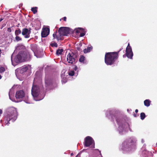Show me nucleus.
<instances>
[{"instance_id":"1","label":"nucleus","mask_w":157,"mask_h":157,"mask_svg":"<svg viewBox=\"0 0 157 157\" xmlns=\"http://www.w3.org/2000/svg\"><path fill=\"white\" fill-rule=\"evenodd\" d=\"M121 49L117 52H108L106 53L105 56V61L107 65L113 64L117 59L119 56V53L121 50Z\"/></svg>"},{"instance_id":"2","label":"nucleus","mask_w":157,"mask_h":157,"mask_svg":"<svg viewBox=\"0 0 157 157\" xmlns=\"http://www.w3.org/2000/svg\"><path fill=\"white\" fill-rule=\"evenodd\" d=\"M17 112L16 109L13 107L9 108L8 109L7 114L4 118L5 123L7 125L10 124V121H14L17 119Z\"/></svg>"},{"instance_id":"3","label":"nucleus","mask_w":157,"mask_h":157,"mask_svg":"<svg viewBox=\"0 0 157 157\" xmlns=\"http://www.w3.org/2000/svg\"><path fill=\"white\" fill-rule=\"evenodd\" d=\"M31 59V55L28 52L21 51L14 58V61L16 63H19L29 61Z\"/></svg>"},{"instance_id":"4","label":"nucleus","mask_w":157,"mask_h":157,"mask_svg":"<svg viewBox=\"0 0 157 157\" xmlns=\"http://www.w3.org/2000/svg\"><path fill=\"white\" fill-rule=\"evenodd\" d=\"M45 86L47 90H50L52 88L53 84L56 83L55 80L51 77L46 76L45 79Z\"/></svg>"},{"instance_id":"5","label":"nucleus","mask_w":157,"mask_h":157,"mask_svg":"<svg viewBox=\"0 0 157 157\" xmlns=\"http://www.w3.org/2000/svg\"><path fill=\"white\" fill-rule=\"evenodd\" d=\"M135 142V141L133 140L131 138L127 139L122 143L121 149L124 151L127 150Z\"/></svg>"},{"instance_id":"6","label":"nucleus","mask_w":157,"mask_h":157,"mask_svg":"<svg viewBox=\"0 0 157 157\" xmlns=\"http://www.w3.org/2000/svg\"><path fill=\"white\" fill-rule=\"evenodd\" d=\"M78 54L73 52L69 53L67 56V60L68 63L71 64L74 63L77 60Z\"/></svg>"},{"instance_id":"7","label":"nucleus","mask_w":157,"mask_h":157,"mask_svg":"<svg viewBox=\"0 0 157 157\" xmlns=\"http://www.w3.org/2000/svg\"><path fill=\"white\" fill-rule=\"evenodd\" d=\"M40 92V90L38 86L33 85L31 90L32 96L34 98H36L39 95Z\"/></svg>"},{"instance_id":"8","label":"nucleus","mask_w":157,"mask_h":157,"mask_svg":"<svg viewBox=\"0 0 157 157\" xmlns=\"http://www.w3.org/2000/svg\"><path fill=\"white\" fill-rule=\"evenodd\" d=\"M58 33L62 36H67L70 33V29L67 27H61L58 30Z\"/></svg>"},{"instance_id":"9","label":"nucleus","mask_w":157,"mask_h":157,"mask_svg":"<svg viewBox=\"0 0 157 157\" xmlns=\"http://www.w3.org/2000/svg\"><path fill=\"white\" fill-rule=\"evenodd\" d=\"M93 144H94V141L90 136H87L85 138L84 145L85 147H89Z\"/></svg>"},{"instance_id":"10","label":"nucleus","mask_w":157,"mask_h":157,"mask_svg":"<svg viewBox=\"0 0 157 157\" xmlns=\"http://www.w3.org/2000/svg\"><path fill=\"white\" fill-rule=\"evenodd\" d=\"M126 55L128 58L130 59L132 58L133 53L132 51L131 47L130 46L129 43H128L126 49Z\"/></svg>"},{"instance_id":"11","label":"nucleus","mask_w":157,"mask_h":157,"mask_svg":"<svg viewBox=\"0 0 157 157\" xmlns=\"http://www.w3.org/2000/svg\"><path fill=\"white\" fill-rule=\"evenodd\" d=\"M31 33V29H29L25 28L22 29L21 34L22 35L24 36L25 38L30 37V34Z\"/></svg>"},{"instance_id":"12","label":"nucleus","mask_w":157,"mask_h":157,"mask_svg":"<svg viewBox=\"0 0 157 157\" xmlns=\"http://www.w3.org/2000/svg\"><path fill=\"white\" fill-rule=\"evenodd\" d=\"M25 93L23 90H20L16 92L15 94V97L17 99H21L25 96Z\"/></svg>"},{"instance_id":"13","label":"nucleus","mask_w":157,"mask_h":157,"mask_svg":"<svg viewBox=\"0 0 157 157\" xmlns=\"http://www.w3.org/2000/svg\"><path fill=\"white\" fill-rule=\"evenodd\" d=\"M116 121L119 125V128H121L123 129L125 128V124L126 123L124 122L123 119L116 118Z\"/></svg>"},{"instance_id":"14","label":"nucleus","mask_w":157,"mask_h":157,"mask_svg":"<svg viewBox=\"0 0 157 157\" xmlns=\"http://www.w3.org/2000/svg\"><path fill=\"white\" fill-rule=\"evenodd\" d=\"M50 32L49 29L47 27L43 28L41 33V37H45L47 36L49 34Z\"/></svg>"},{"instance_id":"15","label":"nucleus","mask_w":157,"mask_h":157,"mask_svg":"<svg viewBox=\"0 0 157 157\" xmlns=\"http://www.w3.org/2000/svg\"><path fill=\"white\" fill-rule=\"evenodd\" d=\"M53 36L54 39H56L57 40H63V39L61 37L62 36L60 34H59V33L58 34L56 31L53 34Z\"/></svg>"},{"instance_id":"16","label":"nucleus","mask_w":157,"mask_h":157,"mask_svg":"<svg viewBox=\"0 0 157 157\" xmlns=\"http://www.w3.org/2000/svg\"><path fill=\"white\" fill-rule=\"evenodd\" d=\"M28 67L26 66H23L20 70V72L22 74L23 73L26 72L28 69Z\"/></svg>"},{"instance_id":"17","label":"nucleus","mask_w":157,"mask_h":157,"mask_svg":"<svg viewBox=\"0 0 157 157\" xmlns=\"http://www.w3.org/2000/svg\"><path fill=\"white\" fill-rule=\"evenodd\" d=\"M151 103V101L149 99H146L144 101V105L147 107H148L150 106Z\"/></svg>"},{"instance_id":"18","label":"nucleus","mask_w":157,"mask_h":157,"mask_svg":"<svg viewBox=\"0 0 157 157\" xmlns=\"http://www.w3.org/2000/svg\"><path fill=\"white\" fill-rule=\"evenodd\" d=\"M92 49V47H88L87 48H85L83 50V52L85 53L90 52Z\"/></svg>"},{"instance_id":"19","label":"nucleus","mask_w":157,"mask_h":157,"mask_svg":"<svg viewBox=\"0 0 157 157\" xmlns=\"http://www.w3.org/2000/svg\"><path fill=\"white\" fill-rule=\"evenodd\" d=\"M31 48L34 53L37 50V47L36 45L33 44L31 46Z\"/></svg>"},{"instance_id":"20","label":"nucleus","mask_w":157,"mask_h":157,"mask_svg":"<svg viewBox=\"0 0 157 157\" xmlns=\"http://www.w3.org/2000/svg\"><path fill=\"white\" fill-rule=\"evenodd\" d=\"M21 33V31L20 29H17L15 30V34L16 36H18Z\"/></svg>"},{"instance_id":"21","label":"nucleus","mask_w":157,"mask_h":157,"mask_svg":"<svg viewBox=\"0 0 157 157\" xmlns=\"http://www.w3.org/2000/svg\"><path fill=\"white\" fill-rule=\"evenodd\" d=\"M63 49H58L56 52V54L57 55L59 56V55H61L62 52H63Z\"/></svg>"},{"instance_id":"22","label":"nucleus","mask_w":157,"mask_h":157,"mask_svg":"<svg viewBox=\"0 0 157 157\" xmlns=\"http://www.w3.org/2000/svg\"><path fill=\"white\" fill-rule=\"evenodd\" d=\"M84 31L83 29L81 28H78L77 29H76L75 32L77 34L78 33H80L81 32H82Z\"/></svg>"},{"instance_id":"23","label":"nucleus","mask_w":157,"mask_h":157,"mask_svg":"<svg viewBox=\"0 0 157 157\" xmlns=\"http://www.w3.org/2000/svg\"><path fill=\"white\" fill-rule=\"evenodd\" d=\"M37 8L36 7H32L31 8V10L34 14H35L37 12Z\"/></svg>"},{"instance_id":"24","label":"nucleus","mask_w":157,"mask_h":157,"mask_svg":"<svg viewBox=\"0 0 157 157\" xmlns=\"http://www.w3.org/2000/svg\"><path fill=\"white\" fill-rule=\"evenodd\" d=\"M85 57L83 56H80V58L79 59V61L81 63H83L84 61V60L85 59Z\"/></svg>"},{"instance_id":"25","label":"nucleus","mask_w":157,"mask_h":157,"mask_svg":"<svg viewBox=\"0 0 157 157\" xmlns=\"http://www.w3.org/2000/svg\"><path fill=\"white\" fill-rule=\"evenodd\" d=\"M146 117L145 114L144 113H141L140 114V118L141 120H144Z\"/></svg>"},{"instance_id":"26","label":"nucleus","mask_w":157,"mask_h":157,"mask_svg":"<svg viewBox=\"0 0 157 157\" xmlns=\"http://www.w3.org/2000/svg\"><path fill=\"white\" fill-rule=\"evenodd\" d=\"M15 39L17 41H21L22 40V38L18 36H16Z\"/></svg>"},{"instance_id":"27","label":"nucleus","mask_w":157,"mask_h":157,"mask_svg":"<svg viewBox=\"0 0 157 157\" xmlns=\"http://www.w3.org/2000/svg\"><path fill=\"white\" fill-rule=\"evenodd\" d=\"M50 45L52 47H58L57 44L55 42H54L53 43H51Z\"/></svg>"},{"instance_id":"28","label":"nucleus","mask_w":157,"mask_h":157,"mask_svg":"<svg viewBox=\"0 0 157 157\" xmlns=\"http://www.w3.org/2000/svg\"><path fill=\"white\" fill-rule=\"evenodd\" d=\"M70 76H73L75 74V72L74 71H71L69 72L68 74Z\"/></svg>"},{"instance_id":"29","label":"nucleus","mask_w":157,"mask_h":157,"mask_svg":"<svg viewBox=\"0 0 157 157\" xmlns=\"http://www.w3.org/2000/svg\"><path fill=\"white\" fill-rule=\"evenodd\" d=\"M5 71V69L4 67H0V72L2 73Z\"/></svg>"},{"instance_id":"30","label":"nucleus","mask_w":157,"mask_h":157,"mask_svg":"<svg viewBox=\"0 0 157 157\" xmlns=\"http://www.w3.org/2000/svg\"><path fill=\"white\" fill-rule=\"evenodd\" d=\"M85 34V33H80V37L83 36Z\"/></svg>"},{"instance_id":"31","label":"nucleus","mask_w":157,"mask_h":157,"mask_svg":"<svg viewBox=\"0 0 157 157\" xmlns=\"http://www.w3.org/2000/svg\"><path fill=\"white\" fill-rule=\"evenodd\" d=\"M62 19V20H63V21H66L67 18L66 17H63V18H62V19H60V21H61V20Z\"/></svg>"},{"instance_id":"32","label":"nucleus","mask_w":157,"mask_h":157,"mask_svg":"<svg viewBox=\"0 0 157 157\" xmlns=\"http://www.w3.org/2000/svg\"><path fill=\"white\" fill-rule=\"evenodd\" d=\"M7 31L9 32H10L11 31V29L10 28H9L7 29Z\"/></svg>"},{"instance_id":"33","label":"nucleus","mask_w":157,"mask_h":157,"mask_svg":"<svg viewBox=\"0 0 157 157\" xmlns=\"http://www.w3.org/2000/svg\"><path fill=\"white\" fill-rule=\"evenodd\" d=\"M77 68H77V66H75V67H74V70H75V71H76V70H77Z\"/></svg>"},{"instance_id":"34","label":"nucleus","mask_w":157,"mask_h":157,"mask_svg":"<svg viewBox=\"0 0 157 157\" xmlns=\"http://www.w3.org/2000/svg\"><path fill=\"white\" fill-rule=\"evenodd\" d=\"M133 116H134L135 117H137V114H135V113H134L133 114Z\"/></svg>"},{"instance_id":"35","label":"nucleus","mask_w":157,"mask_h":157,"mask_svg":"<svg viewBox=\"0 0 157 157\" xmlns=\"http://www.w3.org/2000/svg\"><path fill=\"white\" fill-rule=\"evenodd\" d=\"M2 111L1 109H0V114H2Z\"/></svg>"},{"instance_id":"36","label":"nucleus","mask_w":157,"mask_h":157,"mask_svg":"<svg viewBox=\"0 0 157 157\" xmlns=\"http://www.w3.org/2000/svg\"><path fill=\"white\" fill-rule=\"evenodd\" d=\"M1 53H2L1 50V48H0V57H1Z\"/></svg>"},{"instance_id":"37","label":"nucleus","mask_w":157,"mask_h":157,"mask_svg":"<svg viewBox=\"0 0 157 157\" xmlns=\"http://www.w3.org/2000/svg\"><path fill=\"white\" fill-rule=\"evenodd\" d=\"M138 112V110L137 109H136L135 110V112L136 113H137Z\"/></svg>"},{"instance_id":"38","label":"nucleus","mask_w":157,"mask_h":157,"mask_svg":"<svg viewBox=\"0 0 157 157\" xmlns=\"http://www.w3.org/2000/svg\"><path fill=\"white\" fill-rule=\"evenodd\" d=\"M77 48L78 51H80V48H79V47Z\"/></svg>"},{"instance_id":"39","label":"nucleus","mask_w":157,"mask_h":157,"mask_svg":"<svg viewBox=\"0 0 157 157\" xmlns=\"http://www.w3.org/2000/svg\"><path fill=\"white\" fill-rule=\"evenodd\" d=\"M3 20V19L2 18H1L0 20V22L2 21V20Z\"/></svg>"},{"instance_id":"40","label":"nucleus","mask_w":157,"mask_h":157,"mask_svg":"<svg viewBox=\"0 0 157 157\" xmlns=\"http://www.w3.org/2000/svg\"><path fill=\"white\" fill-rule=\"evenodd\" d=\"M2 78V76L1 75H0V79Z\"/></svg>"},{"instance_id":"41","label":"nucleus","mask_w":157,"mask_h":157,"mask_svg":"<svg viewBox=\"0 0 157 157\" xmlns=\"http://www.w3.org/2000/svg\"><path fill=\"white\" fill-rule=\"evenodd\" d=\"M73 155V153H71V155Z\"/></svg>"},{"instance_id":"42","label":"nucleus","mask_w":157,"mask_h":157,"mask_svg":"<svg viewBox=\"0 0 157 157\" xmlns=\"http://www.w3.org/2000/svg\"><path fill=\"white\" fill-rule=\"evenodd\" d=\"M125 55H123V57H125Z\"/></svg>"},{"instance_id":"43","label":"nucleus","mask_w":157,"mask_h":157,"mask_svg":"<svg viewBox=\"0 0 157 157\" xmlns=\"http://www.w3.org/2000/svg\"><path fill=\"white\" fill-rule=\"evenodd\" d=\"M40 100V99H38V100H36V101H37V100Z\"/></svg>"},{"instance_id":"44","label":"nucleus","mask_w":157,"mask_h":157,"mask_svg":"<svg viewBox=\"0 0 157 157\" xmlns=\"http://www.w3.org/2000/svg\"><path fill=\"white\" fill-rule=\"evenodd\" d=\"M22 47H24V46H23V45H22Z\"/></svg>"}]
</instances>
